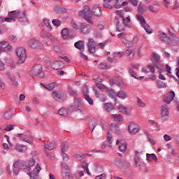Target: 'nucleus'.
<instances>
[{
  "mask_svg": "<svg viewBox=\"0 0 179 179\" xmlns=\"http://www.w3.org/2000/svg\"><path fill=\"white\" fill-rule=\"evenodd\" d=\"M174 97H176V93H174V91H171L166 96H164V101L167 103V104H170V102L174 100Z\"/></svg>",
  "mask_w": 179,
  "mask_h": 179,
  "instance_id": "15",
  "label": "nucleus"
},
{
  "mask_svg": "<svg viewBox=\"0 0 179 179\" xmlns=\"http://www.w3.org/2000/svg\"><path fill=\"white\" fill-rule=\"evenodd\" d=\"M96 127H97V120L92 119L89 122V127L90 129H91V132H93V131H94Z\"/></svg>",
  "mask_w": 179,
  "mask_h": 179,
  "instance_id": "26",
  "label": "nucleus"
},
{
  "mask_svg": "<svg viewBox=\"0 0 179 179\" xmlns=\"http://www.w3.org/2000/svg\"><path fill=\"white\" fill-rule=\"evenodd\" d=\"M40 171H41V166L38 164L36 165L32 173H29V176H38V174H40Z\"/></svg>",
  "mask_w": 179,
  "mask_h": 179,
  "instance_id": "27",
  "label": "nucleus"
},
{
  "mask_svg": "<svg viewBox=\"0 0 179 179\" xmlns=\"http://www.w3.org/2000/svg\"><path fill=\"white\" fill-rule=\"evenodd\" d=\"M62 37L64 40H68V38H73V36L71 35V32L68 28H64L61 31Z\"/></svg>",
  "mask_w": 179,
  "mask_h": 179,
  "instance_id": "16",
  "label": "nucleus"
},
{
  "mask_svg": "<svg viewBox=\"0 0 179 179\" xmlns=\"http://www.w3.org/2000/svg\"><path fill=\"white\" fill-rule=\"evenodd\" d=\"M80 31L83 34H89L92 31V27L90 24L85 23H79Z\"/></svg>",
  "mask_w": 179,
  "mask_h": 179,
  "instance_id": "12",
  "label": "nucleus"
},
{
  "mask_svg": "<svg viewBox=\"0 0 179 179\" xmlns=\"http://www.w3.org/2000/svg\"><path fill=\"white\" fill-rule=\"evenodd\" d=\"M107 178V175L106 173H101L95 177V179H106Z\"/></svg>",
  "mask_w": 179,
  "mask_h": 179,
  "instance_id": "63",
  "label": "nucleus"
},
{
  "mask_svg": "<svg viewBox=\"0 0 179 179\" xmlns=\"http://www.w3.org/2000/svg\"><path fill=\"white\" fill-rule=\"evenodd\" d=\"M146 157L148 162H153V160L155 161V163H157V156H156L155 154H146Z\"/></svg>",
  "mask_w": 179,
  "mask_h": 179,
  "instance_id": "30",
  "label": "nucleus"
},
{
  "mask_svg": "<svg viewBox=\"0 0 179 179\" xmlns=\"http://www.w3.org/2000/svg\"><path fill=\"white\" fill-rule=\"evenodd\" d=\"M122 20H123V24L124 26H126L127 27H128V26H129V24H128L129 22H131V17L129 15H128L126 17V20L124 18V17H122Z\"/></svg>",
  "mask_w": 179,
  "mask_h": 179,
  "instance_id": "48",
  "label": "nucleus"
},
{
  "mask_svg": "<svg viewBox=\"0 0 179 179\" xmlns=\"http://www.w3.org/2000/svg\"><path fill=\"white\" fill-rule=\"evenodd\" d=\"M53 50L54 51H55V52H58L59 54L62 52V50H61V48H59V46L57 45H55L53 46Z\"/></svg>",
  "mask_w": 179,
  "mask_h": 179,
  "instance_id": "59",
  "label": "nucleus"
},
{
  "mask_svg": "<svg viewBox=\"0 0 179 179\" xmlns=\"http://www.w3.org/2000/svg\"><path fill=\"white\" fill-rule=\"evenodd\" d=\"M55 11L57 15H64V13H66V12H68V10L60 6H55Z\"/></svg>",
  "mask_w": 179,
  "mask_h": 179,
  "instance_id": "25",
  "label": "nucleus"
},
{
  "mask_svg": "<svg viewBox=\"0 0 179 179\" xmlns=\"http://www.w3.org/2000/svg\"><path fill=\"white\" fill-rule=\"evenodd\" d=\"M17 57V65L24 64L26 59L27 58V54H26V49L23 47L17 48L15 50Z\"/></svg>",
  "mask_w": 179,
  "mask_h": 179,
  "instance_id": "4",
  "label": "nucleus"
},
{
  "mask_svg": "<svg viewBox=\"0 0 179 179\" xmlns=\"http://www.w3.org/2000/svg\"><path fill=\"white\" fill-rule=\"evenodd\" d=\"M52 97L56 101H62L65 100V94H59L57 92V91H53L52 92Z\"/></svg>",
  "mask_w": 179,
  "mask_h": 179,
  "instance_id": "13",
  "label": "nucleus"
},
{
  "mask_svg": "<svg viewBox=\"0 0 179 179\" xmlns=\"http://www.w3.org/2000/svg\"><path fill=\"white\" fill-rule=\"evenodd\" d=\"M95 94L96 97H98V99L101 100V101H104L105 100H107V96L106 95L100 94L97 91L95 92Z\"/></svg>",
  "mask_w": 179,
  "mask_h": 179,
  "instance_id": "38",
  "label": "nucleus"
},
{
  "mask_svg": "<svg viewBox=\"0 0 179 179\" xmlns=\"http://www.w3.org/2000/svg\"><path fill=\"white\" fill-rule=\"evenodd\" d=\"M118 150L120 152H127V143H120L118 145Z\"/></svg>",
  "mask_w": 179,
  "mask_h": 179,
  "instance_id": "37",
  "label": "nucleus"
},
{
  "mask_svg": "<svg viewBox=\"0 0 179 179\" xmlns=\"http://www.w3.org/2000/svg\"><path fill=\"white\" fill-rule=\"evenodd\" d=\"M96 86L100 90H108V88L103 84H96Z\"/></svg>",
  "mask_w": 179,
  "mask_h": 179,
  "instance_id": "57",
  "label": "nucleus"
},
{
  "mask_svg": "<svg viewBox=\"0 0 179 179\" xmlns=\"http://www.w3.org/2000/svg\"><path fill=\"white\" fill-rule=\"evenodd\" d=\"M87 47L90 52L94 54L96 50H97V43L94 41V38H89L87 42Z\"/></svg>",
  "mask_w": 179,
  "mask_h": 179,
  "instance_id": "10",
  "label": "nucleus"
},
{
  "mask_svg": "<svg viewBox=\"0 0 179 179\" xmlns=\"http://www.w3.org/2000/svg\"><path fill=\"white\" fill-rule=\"evenodd\" d=\"M110 130L115 134H120V127L115 124H112L110 125Z\"/></svg>",
  "mask_w": 179,
  "mask_h": 179,
  "instance_id": "35",
  "label": "nucleus"
},
{
  "mask_svg": "<svg viewBox=\"0 0 179 179\" xmlns=\"http://www.w3.org/2000/svg\"><path fill=\"white\" fill-rule=\"evenodd\" d=\"M85 100H86V101H87L88 104H90V106H93V99H92V98H90V96L89 95H85V96H84Z\"/></svg>",
  "mask_w": 179,
  "mask_h": 179,
  "instance_id": "51",
  "label": "nucleus"
},
{
  "mask_svg": "<svg viewBox=\"0 0 179 179\" xmlns=\"http://www.w3.org/2000/svg\"><path fill=\"white\" fill-rule=\"evenodd\" d=\"M83 94L84 97H85V96H89V88L87 86H84L83 87Z\"/></svg>",
  "mask_w": 179,
  "mask_h": 179,
  "instance_id": "53",
  "label": "nucleus"
},
{
  "mask_svg": "<svg viewBox=\"0 0 179 179\" xmlns=\"http://www.w3.org/2000/svg\"><path fill=\"white\" fill-rule=\"evenodd\" d=\"M11 48H12V46L9 45V43L8 42L0 43V51L6 52V51H9V50H11Z\"/></svg>",
  "mask_w": 179,
  "mask_h": 179,
  "instance_id": "19",
  "label": "nucleus"
},
{
  "mask_svg": "<svg viewBox=\"0 0 179 179\" xmlns=\"http://www.w3.org/2000/svg\"><path fill=\"white\" fill-rule=\"evenodd\" d=\"M17 138L22 141V142H27L29 145H33L34 139L31 135L26 134H18Z\"/></svg>",
  "mask_w": 179,
  "mask_h": 179,
  "instance_id": "9",
  "label": "nucleus"
},
{
  "mask_svg": "<svg viewBox=\"0 0 179 179\" xmlns=\"http://www.w3.org/2000/svg\"><path fill=\"white\" fill-rule=\"evenodd\" d=\"M63 177L65 179H73V176H72V175H71V173H66V175H64Z\"/></svg>",
  "mask_w": 179,
  "mask_h": 179,
  "instance_id": "64",
  "label": "nucleus"
},
{
  "mask_svg": "<svg viewBox=\"0 0 179 179\" xmlns=\"http://www.w3.org/2000/svg\"><path fill=\"white\" fill-rule=\"evenodd\" d=\"M161 115L162 117H166L169 114V106L164 104L161 108Z\"/></svg>",
  "mask_w": 179,
  "mask_h": 179,
  "instance_id": "28",
  "label": "nucleus"
},
{
  "mask_svg": "<svg viewBox=\"0 0 179 179\" xmlns=\"http://www.w3.org/2000/svg\"><path fill=\"white\" fill-rule=\"evenodd\" d=\"M117 96L122 100H124V99H127V97H128L127 93L122 90L119 91L117 94Z\"/></svg>",
  "mask_w": 179,
  "mask_h": 179,
  "instance_id": "36",
  "label": "nucleus"
},
{
  "mask_svg": "<svg viewBox=\"0 0 179 179\" xmlns=\"http://www.w3.org/2000/svg\"><path fill=\"white\" fill-rule=\"evenodd\" d=\"M103 108L104 110L108 111V113H110V111H113V110H114V106H113L110 103H106L103 104Z\"/></svg>",
  "mask_w": 179,
  "mask_h": 179,
  "instance_id": "33",
  "label": "nucleus"
},
{
  "mask_svg": "<svg viewBox=\"0 0 179 179\" xmlns=\"http://www.w3.org/2000/svg\"><path fill=\"white\" fill-rule=\"evenodd\" d=\"M27 44L33 50H44V45L38 39L30 38L27 41Z\"/></svg>",
  "mask_w": 179,
  "mask_h": 179,
  "instance_id": "5",
  "label": "nucleus"
},
{
  "mask_svg": "<svg viewBox=\"0 0 179 179\" xmlns=\"http://www.w3.org/2000/svg\"><path fill=\"white\" fill-rule=\"evenodd\" d=\"M134 162L136 163L137 169H141V166H142V162H141V158H139V156H138L137 155L134 156Z\"/></svg>",
  "mask_w": 179,
  "mask_h": 179,
  "instance_id": "34",
  "label": "nucleus"
},
{
  "mask_svg": "<svg viewBox=\"0 0 179 179\" xmlns=\"http://www.w3.org/2000/svg\"><path fill=\"white\" fill-rule=\"evenodd\" d=\"M149 10L152 12L153 13H156L159 12V9L153 6H149Z\"/></svg>",
  "mask_w": 179,
  "mask_h": 179,
  "instance_id": "60",
  "label": "nucleus"
},
{
  "mask_svg": "<svg viewBox=\"0 0 179 179\" xmlns=\"http://www.w3.org/2000/svg\"><path fill=\"white\" fill-rule=\"evenodd\" d=\"M138 10L139 13H143V12H146L148 10V7L145 5H139L138 6Z\"/></svg>",
  "mask_w": 179,
  "mask_h": 179,
  "instance_id": "41",
  "label": "nucleus"
},
{
  "mask_svg": "<svg viewBox=\"0 0 179 179\" xmlns=\"http://www.w3.org/2000/svg\"><path fill=\"white\" fill-rule=\"evenodd\" d=\"M158 38L162 43H169V41H170V38L169 36H167L166 33H164L163 31H159Z\"/></svg>",
  "mask_w": 179,
  "mask_h": 179,
  "instance_id": "18",
  "label": "nucleus"
},
{
  "mask_svg": "<svg viewBox=\"0 0 179 179\" xmlns=\"http://www.w3.org/2000/svg\"><path fill=\"white\" fill-rule=\"evenodd\" d=\"M64 67V62L61 61H55L51 63V68L52 69H55L56 71H58V69H62Z\"/></svg>",
  "mask_w": 179,
  "mask_h": 179,
  "instance_id": "17",
  "label": "nucleus"
},
{
  "mask_svg": "<svg viewBox=\"0 0 179 179\" xmlns=\"http://www.w3.org/2000/svg\"><path fill=\"white\" fill-rule=\"evenodd\" d=\"M92 13L94 15V16L99 17L101 15V8H100L99 6H94Z\"/></svg>",
  "mask_w": 179,
  "mask_h": 179,
  "instance_id": "21",
  "label": "nucleus"
},
{
  "mask_svg": "<svg viewBox=\"0 0 179 179\" xmlns=\"http://www.w3.org/2000/svg\"><path fill=\"white\" fill-rule=\"evenodd\" d=\"M52 24H54V26H56L57 27H59V25L61 24V20L58 19H55V20H52Z\"/></svg>",
  "mask_w": 179,
  "mask_h": 179,
  "instance_id": "56",
  "label": "nucleus"
},
{
  "mask_svg": "<svg viewBox=\"0 0 179 179\" xmlns=\"http://www.w3.org/2000/svg\"><path fill=\"white\" fill-rule=\"evenodd\" d=\"M61 149H62V153H65L66 152V150H68V149H69L68 144L64 143L62 145Z\"/></svg>",
  "mask_w": 179,
  "mask_h": 179,
  "instance_id": "55",
  "label": "nucleus"
},
{
  "mask_svg": "<svg viewBox=\"0 0 179 179\" xmlns=\"http://www.w3.org/2000/svg\"><path fill=\"white\" fill-rule=\"evenodd\" d=\"M13 20L12 18H9V17H3L2 16H0V24L1 23H5V22H7L8 23H10V21Z\"/></svg>",
  "mask_w": 179,
  "mask_h": 179,
  "instance_id": "46",
  "label": "nucleus"
},
{
  "mask_svg": "<svg viewBox=\"0 0 179 179\" xmlns=\"http://www.w3.org/2000/svg\"><path fill=\"white\" fill-rule=\"evenodd\" d=\"M117 108L120 113H122L123 114H128V112H127V108L126 106L120 105Z\"/></svg>",
  "mask_w": 179,
  "mask_h": 179,
  "instance_id": "47",
  "label": "nucleus"
},
{
  "mask_svg": "<svg viewBox=\"0 0 179 179\" xmlns=\"http://www.w3.org/2000/svg\"><path fill=\"white\" fill-rule=\"evenodd\" d=\"M138 99V107H145V106H146V104L145 103V102H143L142 101V99H139V98H137Z\"/></svg>",
  "mask_w": 179,
  "mask_h": 179,
  "instance_id": "61",
  "label": "nucleus"
},
{
  "mask_svg": "<svg viewBox=\"0 0 179 179\" xmlns=\"http://www.w3.org/2000/svg\"><path fill=\"white\" fill-rule=\"evenodd\" d=\"M136 17H137V20H138V22H140V24H141V27H143V26L147 24L146 20H145V17H143V16H142L141 15H137Z\"/></svg>",
  "mask_w": 179,
  "mask_h": 179,
  "instance_id": "32",
  "label": "nucleus"
},
{
  "mask_svg": "<svg viewBox=\"0 0 179 179\" xmlns=\"http://www.w3.org/2000/svg\"><path fill=\"white\" fill-rule=\"evenodd\" d=\"M57 86H58V84H57V83H51L50 84L48 85L46 90L50 91L54 90V89H55Z\"/></svg>",
  "mask_w": 179,
  "mask_h": 179,
  "instance_id": "42",
  "label": "nucleus"
},
{
  "mask_svg": "<svg viewBox=\"0 0 179 179\" xmlns=\"http://www.w3.org/2000/svg\"><path fill=\"white\" fill-rule=\"evenodd\" d=\"M62 157L64 162H68V160L69 159V157H68V154L65 152H62Z\"/></svg>",
  "mask_w": 179,
  "mask_h": 179,
  "instance_id": "62",
  "label": "nucleus"
},
{
  "mask_svg": "<svg viewBox=\"0 0 179 179\" xmlns=\"http://www.w3.org/2000/svg\"><path fill=\"white\" fill-rule=\"evenodd\" d=\"M99 69H108V65L106 63L101 62L99 65Z\"/></svg>",
  "mask_w": 179,
  "mask_h": 179,
  "instance_id": "54",
  "label": "nucleus"
},
{
  "mask_svg": "<svg viewBox=\"0 0 179 179\" xmlns=\"http://www.w3.org/2000/svg\"><path fill=\"white\" fill-rule=\"evenodd\" d=\"M13 115V113H12V110H8L5 112L4 118L5 120H10V118H12Z\"/></svg>",
  "mask_w": 179,
  "mask_h": 179,
  "instance_id": "39",
  "label": "nucleus"
},
{
  "mask_svg": "<svg viewBox=\"0 0 179 179\" xmlns=\"http://www.w3.org/2000/svg\"><path fill=\"white\" fill-rule=\"evenodd\" d=\"M151 61L157 69H162L163 68V65L160 64V56L159 55L152 53Z\"/></svg>",
  "mask_w": 179,
  "mask_h": 179,
  "instance_id": "8",
  "label": "nucleus"
},
{
  "mask_svg": "<svg viewBox=\"0 0 179 179\" xmlns=\"http://www.w3.org/2000/svg\"><path fill=\"white\" fill-rule=\"evenodd\" d=\"M127 71L129 75L132 76V78H134V79H138V77L136 76L137 74L136 73H135V71H134V70H132L131 69H128Z\"/></svg>",
  "mask_w": 179,
  "mask_h": 179,
  "instance_id": "50",
  "label": "nucleus"
},
{
  "mask_svg": "<svg viewBox=\"0 0 179 179\" xmlns=\"http://www.w3.org/2000/svg\"><path fill=\"white\" fill-rule=\"evenodd\" d=\"M127 5L128 2H122L120 0H103V8L106 9H120Z\"/></svg>",
  "mask_w": 179,
  "mask_h": 179,
  "instance_id": "1",
  "label": "nucleus"
},
{
  "mask_svg": "<svg viewBox=\"0 0 179 179\" xmlns=\"http://www.w3.org/2000/svg\"><path fill=\"white\" fill-rule=\"evenodd\" d=\"M70 170L69 166L66 163H62V174L65 176L66 174H69Z\"/></svg>",
  "mask_w": 179,
  "mask_h": 179,
  "instance_id": "22",
  "label": "nucleus"
},
{
  "mask_svg": "<svg viewBox=\"0 0 179 179\" xmlns=\"http://www.w3.org/2000/svg\"><path fill=\"white\" fill-rule=\"evenodd\" d=\"M27 150V147L24 145H19L17 144L15 145V150H17L18 152H20L21 153H23V152H26Z\"/></svg>",
  "mask_w": 179,
  "mask_h": 179,
  "instance_id": "31",
  "label": "nucleus"
},
{
  "mask_svg": "<svg viewBox=\"0 0 179 179\" xmlns=\"http://www.w3.org/2000/svg\"><path fill=\"white\" fill-rule=\"evenodd\" d=\"M44 148L45 149H48V150H52V149L57 148V144L55 143V141H52L50 143L45 144Z\"/></svg>",
  "mask_w": 179,
  "mask_h": 179,
  "instance_id": "29",
  "label": "nucleus"
},
{
  "mask_svg": "<svg viewBox=\"0 0 179 179\" xmlns=\"http://www.w3.org/2000/svg\"><path fill=\"white\" fill-rule=\"evenodd\" d=\"M114 164L116 166V167H118V169H124L125 166L128 164V162L120 158H116L114 161Z\"/></svg>",
  "mask_w": 179,
  "mask_h": 179,
  "instance_id": "14",
  "label": "nucleus"
},
{
  "mask_svg": "<svg viewBox=\"0 0 179 179\" xmlns=\"http://www.w3.org/2000/svg\"><path fill=\"white\" fill-rule=\"evenodd\" d=\"M8 18L13 19L10 20V23L12 22H15V17H17L18 20L20 21V19H23L24 17V12L19 11V10H13L8 13Z\"/></svg>",
  "mask_w": 179,
  "mask_h": 179,
  "instance_id": "7",
  "label": "nucleus"
},
{
  "mask_svg": "<svg viewBox=\"0 0 179 179\" xmlns=\"http://www.w3.org/2000/svg\"><path fill=\"white\" fill-rule=\"evenodd\" d=\"M79 16L87 20L90 24H93V20H92V14L89 6H84L83 10L79 12Z\"/></svg>",
  "mask_w": 179,
  "mask_h": 179,
  "instance_id": "3",
  "label": "nucleus"
},
{
  "mask_svg": "<svg viewBox=\"0 0 179 179\" xmlns=\"http://www.w3.org/2000/svg\"><path fill=\"white\" fill-rule=\"evenodd\" d=\"M107 140L109 143H113V135H111V133H110V131H108Z\"/></svg>",
  "mask_w": 179,
  "mask_h": 179,
  "instance_id": "58",
  "label": "nucleus"
},
{
  "mask_svg": "<svg viewBox=\"0 0 179 179\" xmlns=\"http://www.w3.org/2000/svg\"><path fill=\"white\" fill-rule=\"evenodd\" d=\"M108 91V96L110 97V99H113L114 100L115 104H117V98H115V96H117V94L114 91V90H106Z\"/></svg>",
  "mask_w": 179,
  "mask_h": 179,
  "instance_id": "23",
  "label": "nucleus"
},
{
  "mask_svg": "<svg viewBox=\"0 0 179 179\" xmlns=\"http://www.w3.org/2000/svg\"><path fill=\"white\" fill-rule=\"evenodd\" d=\"M141 27H143V29H144V30L146 31V33H148V34H152V28H150V27L148 24H145V25H144Z\"/></svg>",
  "mask_w": 179,
  "mask_h": 179,
  "instance_id": "43",
  "label": "nucleus"
},
{
  "mask_svg": "<svg viewBox=\"0 0 179 179\" xmlns=\"http://www.w3.org/2000/svg\"><path fill=\"white\" fill-rule=\"evenodd\" d=\"M21 169H23V170H30V166H27V164H26V162L20 159H17L13 164V174H15V176H17Z\"/></svg>",
  "mask_w": 179,
  "mask_h": 179,
  "instance_id": "2",
  "label": "nucleus"
},
{
  "mask_svg": "<svg viewBox=\"0 0 179 179\" xmlns=\"http://www.w3.org/2000/svg\"><path fill=\"white\" fill-rule=\"evenodd\" d=\"M129 132L131 135H136L140 131L139 126L135 122H130L128 126Z\"/></svg>",
  "mask_w": 179,
  "mask_h": 179,
  "instance_id": "11",
  "label": "nucleus"
},
{
  "mask_svg": "<svg viewBox=\"0 0 179 179\" xmlns=\"http://www.w3.org/2000/svg\"><path fill=\"white\" fill-rule=\"evenodd\" d=\"M29 75L34 78V76H39V78H44L45 75L43 72V66L41 64L35 65L30 71Z\"/></svg>",
  "mask_w": 179,
  "mask_h": 179,
  "instance_id": "6",
  "label": "nucleus"
},
{
  "mask_svg": "<svg viewBox=\"0 0 179 179\" xmlns=\"http://www.w3.org/2000/svg\"><path fill=\"white\" fill-rule=\"evenodd\" d=\"M75 157L77 159V160H79L80 162L83 160L85 157H86V155H85V154H76L75 155Z\"/></svg>",
  "mask_w": 179,
  "mask_h": 179,
  "instance_id": "52",
  "label": "nucleus"
},
{
  "mask_svg": "<svg viewBox=\"0 0 179 179\" xmlns=\"http://www.w3.org/2000/svg\"><path fill=\"white\" fill-rule=\"evenodd\" d=\"M157 85L159 89H163L164 87H167V84H166L164 82H163L162 80H157Z\"/></svg>",
  "mask_w": 179,
  "mask_h": 179,
  "instance_id": "44",
  "label": "nucleus"
},
{
  "mask_svg": "<svg viewBox=\"0 0 179 179\" xmlns=\"http://www.w3.org/2000/svg\"><path fill=\"white\" fill-rule=\"evenodd\" d=\"M74 46L80 51H83L85 50V43L83 41H78L75 43Z\"/></svg>",
  "mask_w": 179,
  "mask_h": 179,
  "instance_id": "24",
  "label": "nucleus"
},
{
  "mask_svg": "<svg viewBox=\"0 0 179 179\" xmlns=\"http://www.w3.org/2000/svg\"><path fill=\"white\" fill-rule=\"evenodd\" d=\"M112 117L115 121H117L118 122H122V115H113Z\"/></svg>",
  "mask_w": 179,
  "mask_h": 179,
  "instance_id": "49",
  "label": "nucleus"
},
{
  "mask_svg": "<svg viewBox=\"0 0 179 179\" xmlns=\"http://www.w3.org/2000/svg\"><path fill=\"white\" fill-rule=\"evenodd\" d=\"M59 115H62V117H66V115H68V110L62 108L59 110Z\"/></svg>",
  "mask_w": 179,
  "mask_h": 179,
  "instance_id": "45",
  "label": "nucleus"
},
{
  "mask_svg": "<svg viewBox=\"0 0 179 179\" xmlns=\"http://www.w3.org/2000/svg\"><path fill=\"white\" fill-rule=\"evenodd\" d=\"M115 23L116 24V29L117 31H124V30H125V25L121 24V22H120V20L117 17L115 18L114 20Z\"/></svg>",
  "mask_w": 179,
  "mask_h": 179,
  "instance_id": "20",
  "label": "nucleus"
},
{
  "mask_svg": "<svg viewBox=\"0 0 179 179\" xmlns=\"http://www.w3.org/2000/svg\"><path fill=\"white\" fill-rule=\"evenodd\" d=\"M43 26L47 27L48 30H52V27L51 26V23H50L49 20H44Z\"/></svg>",
  "mask_w": 179,
  "mask_h": 179,
  "instance_id": "40",
  "label": "nucleus"
}]
</instances>
